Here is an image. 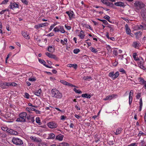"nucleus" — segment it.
<instances>
[{"label": "nucleus", "instance_id": "obj_1", "mask_svg": "<svg viewBox=\"0 0 146 146\" xmlns=\"http://www.w3.org/2000/svg\"><path fill=\"white\" fill-rule=\"evenodd\" d=\"M27 115V113L25 112H22L20 113L19 115V117L17 118L16 121L17 122H26Z\"/></svg>", "mask_w": 146, "mask_h": 146}, {"label": "nucleus", "instance_id": "obj_2", "mask_svg": "<svg viewBox=\"0 0 146 146\" xmlns=\"http://www.w3.org/2000/svg\"><path fill=\"white\" fill-rule=\"evenodd\" d=\"M51 93L53 97L59 99L61 98L62 97V93L56 88L53 89L51 90Z\"/></svg>", "mask_w": 146, "mask_h": 146}, {"label": "nucleus", "instance_id": "obj_3", "mask_svg": "<svg viewBox=\"0 0 146 146\" xmlns=\"http://www.w3.org/2000/svg\"><path fill=\"white\" fill-rule=\"evenodd\" d=\"M134 4L135 9L137 10L142 9L145 6V5L142 2L139 1H135Z\"/></svg>", "mask_w": 146, "mask_h": 146}, {"label": "nucleus", "instance_id": "obj_4", "mask_svg": "<svg viewBox=\"0 0 146 146\" xmlns=\"http://www.w3.org/2000/svg\"><path fill=\"white\" fill-rule=\"evenodd\" d=\"M12 142L16 145H21L23 144V141L17 137H13L12 139Z\"/></svg>", "mask_w": 146, "mask_h": 146}, {"label": "nucleus", "instance_id": "obj_5", "mask_svg": "<svg viewBox=\"0 0 146 146\" xmlns=\"http://www.w3.org/2000/svg\"><path fill=\"white\" fill-rule=\"evenodd\" d=\"M137 61L139 67L142 69L145 70V67L143 64V58L141 57H139V59Z\"/></svg>", "mask_w": 146, "mask_h": 146}, {"label": "nucleus", "instance_id": "obj_6", "mask_svg": "<svg viewBox=\"0 0 146 146\" xmlns=\"http://www.w3.org/2000/svg\"><path fill=\"white\" fill-rule=\"evenodd\" d=\"M119 75V72L117 71L115 74L114 72H111L109 74V76L110 77H111L113 80H114L117 78Z\"/></svg>", "mask_w": 146, "mask_h": 146}, {"label": "nucleus", "instance_id": "obj_7", "mask_svg": "<svg viewBox=\"0 0 146 146\" xmlns=\"http://www.w3.org/2000/svg\"><path fill=\"white\" fill-rule=\"evenodd\" d=\"M47 125L49 128L51 129L55 128L57 126V124L54 121L50 122L47 124Z\"/></svg>", "mask_w": 146, "mask_h": 146}, {"label": "nucleus", "instance_id": "obj_8", "mask_svg": "<svg viewBox=\"0 0 146 146\" xmlns=\"http://www.w3.org/2000/svg\"><path fill=\"white\" fill-rule=\"evenodd\" d=\"M117 96L116 94L110 95L107 96L105 98H104L103 100L105 101L110 100L116 98Z\"/></svg>", "mask_w": 146, "mask_h": 146}, {"label": "nucleus", "instance_id": "obj_9", "mask_svg": "<svg viewBox=\"0 0 146 146\" xmlns=\"http://www.w3.org/2000/svg\"><path fill=\"white\" fill-rule=\"evenodd\" d=\"M101 1L104 4L106 5L107 6L113 7V4L111 3H110L108 1V0H101Z\"/></svg>", "mask_w": 146, "mask_h": 146}, {"label": "nucleus", "instance_id": "obj_10", "mask_svg": "<svg viewBox=\"0 0 146 146\" xmlns=\"http://www.w3.org/2000/svg\"><path fill=\"white\" fill-rule=\"evenodd\" d=\"M9 7L10 9H13L15 8H18L19 5L18 3L15 2L11 3Z\"/></svg>", "mask_w": 146, "mask_h": 146}, {"label": "nucleus", "instance_id": "obj_11", "mask_svg": "<svg viewBox=\"0 0 146 146\" xmlns=\"http://www.w3.org/2000/svg\"><path fill=\"white\" fill-rule=\"evenodd\" d=\"M27 119L29 122L33 123L35 121L34 117L32 115H27Z\"/></svg>", "mask_w": 146, "mask_h": 146}, {"label": "nucleus", "instance_id": "obj_12", "mask_svg": "<svg viewBox=\"0 0 146 146\" xmlns=\"http://www.w3.org/2000/svg\"><path fill=\"white\" fill-rule=\"evenodd\" d=\"M66 13L68 15L70 20L74 18V15L73 11H67L66 12Z\"/></svg>", "mask_w": 146, "mask_h": 146}, {"label": "nucleus", "instance_id": "obj_13", "mask_svg": "<svg viewBox=\"0 0 146 146\" xmlns=\"http://www.w3.org/2000/svg\"><path fill=\"white\" fill-rule=\"evenodd\" d=\"M140 15L143 18H144L146 16V9H142L140 12Z\"/></svg>", "mask_w": 146, "mask_h": 146}, {"label": "nucleus", "instance_id": "obj_14", "mask_svg": "<svg viewBox=\"0 0 146 146\" xmlns=\"http://www.w3.org/2000/svg\"><path fill=\"white\" fill-rule=\"evenodd\" d=\"M114 5L116 6L120 7H124L125 6L124 3L120 1L115 3Z\"/></svg>", "mask_w": 146, "mask_h": 146}, {"label": "nucleus", "instance_id": "obj_15", "mask_svg": "<svg viewBox=\"0 0 146 146\" xmlns=\"http://www.w3.org/2000/svg\"><path fill=\"white\" fill-rule=\"evenodd\" d=\"M33 93L38 96H39L42 94V91L41 89H39L38 90H36L33 92Z\"/></svg>", "mask_w": 146, "mask_h": 146}, {"label": "nucleus", "instance_id": "obj_16", "mask_svg": "<svg viewBox=\"0 0 146 146\" xmlns=\"http://www.w3.org/2000/svg\"><path fill=\"white\" fill-rule=\"evenodd\" d=\"M22 34L24 37L26 39H29L30 38L29 35L27 32L23 31L22 32Z\"/></svg>", "mask_w": 146, "mask_h": 146}, {"label": "nucleus", "instance_id": "obj_17", "mask_svg": "<svg viewBox=\"0 0 146 146\" xmlns=\"http://www.w3.org/2000/svg\"><path fill=\"white\" fill-rule=\"evenodd\" d=\"M30 138L33 140L34 141L36 142H41V139H38L35 137H33L31 136L30 137Z\"/></svg>", "mask_w": 146, "mask_h": 146}, {"label": "nucleus", "instance_id": "obj_18", "mask_svg": "<svg viewBox=\"0 0 146 146\" xmlns=\"http://www.w3.org/2000/svg\"><path fill=\"white\" fill-rule=\"evenodd\" d=\"M64 137V136L63 135L61 134H60L56 136L55 139L59 141H62L63 140Z\"/></svg>", "mask_w": 146, "mask_h": 146}, {"label": "nucleus", "instance_id": "obj_19", "mask_svg": "<svg viewBox=\"0 0 146 146\" xmlns=\"http://www.w3.org/2000/svg\"><path fill=\"white\" fill-rule=\"evenodd\" d=\"M54 46L53 45L49 46L48 47L47 50L50 52H53L54 51Z\"/></svg>", "mask_w": 146, "mask_h": 146}, {"label": "nucleus", "instance_id": "obj_20", "mask_svg": "<svg viewBox=\"0 0 146 146\" xmlns=\"http://www.w3.org/2000/svg\"><path fill=\"white\" fill-rule=\"evenodd\" d=\"M48 135V137L47 138L48 139H54L55 138V135L53 133H51Z\"/></svg>", "mask_w": 146, "mask_h": 146}, {"label": "nucleus", "instance_id": "obj_21", "mask_svg": "<svg viewBox=\"0 0 146 146\" xmlns=\"http://www.w3.org/2000/svg\"><path fill=\"white\" fill-rule=\"evenodd\" d=\"M125 28L126 33L127 34H129L131 32V30L127 24H126L125 25Z\"/></svg>", "mask_w": 146, "mask_h": 146}, {"label": "nucleus", "instance_id": "obj_22", "mask_svg": "<svg viewBox=\"0 0 146 146\" xmlns=\"http://www.w3.org/2000/svg\"><path fill=\"white\" fill-rule=\"evenodd\" d=\"M135 34L136 35V38L139 39L141 37L142 33L141 31H138L135 33Z\"/></svg>", "mask_w": 146, "mask_h": 146}, {"label": "nucleus", "instance_id": "obj_23", "mask_svg": "<svg viewBox=\"0 0 146 146\" xmlns=\"http://www.w3.org/2000/svg\"><path fill=\"white\" fill-rule=\"evenodd\" d=\"M122 130V129L120 127H119L116 129V132L115 133L116 135H118L121 132V131Z\"/></svg>", "mask_w": 146, "mask_h": 146}, {"label": "nucleus", "instance_id": "obj_24", "mask_svg": "<svg viewBox=\"0 0 146 146\" xmlns=\"http://www.w3.org/2000/svg\"><path fill=\"white\" fill-rule=\"evenodd\" d=\"M139 103L140 105L139 111H141V110L143 106V102L142 98H140Z\"/></svg>", "mask_w": 146, "mask_h": 146}, {"label": "nucleus", "instance_id": "obj_25", "mask_svg": "<svg viewBox=\"0 0 146 146\" xmlns=\"http://www.w3.org/2000/svg\"><path fill=\"white\" fill-rule=\"evenodd\" d=\"M67 66L70 67H73L74 68L76 69L77 67V65L76 64H68Z\"/></svg>", "mask_w": 146, "mask_h": 146}, {"label": "nucleus", "instance_id": "obj_26", "mask_svg": "<svg viewBox=\"0 0 146 146\" xmlns=\"http://www.w3.org/2000/svg\"><path fill=\"white\" fill-rule=\"evenodd\" d=\"M83 98H90L91 96L88 94H82L81 96Z\"/></svg>", "mask_w": 146, "mask_h": 146}, {"label": "nucleus", "instance_id": "obj_27", "mask_svg": "<svg viewBox=\"0 0 146 146\" xmlns=\"http://www.w3.org/2000/svg\"><path fill=\"white\" fill-rule=\"evenodd\" d=\"M139 82L141 84L144 85L145 84H146V81L144 80L143 78H139Z\"/></svg>", "mask_w": 146, "mask_h": 146}, {"label": "nucleus", "instance_id": "obj_28", "mask_svg": "<svg viewBox=\"0 0 146 146\" xmlns=\"http://www.w3.org/2000/svg\"><path fill=\"white\" fill-rule=\"evenodd\" d=\"M137 54L136 53H134L133 54V57L134 60L135 61H138L139 59V58L137 57Z\"/></svg>", "mask_w": 146, "mask_h": 146}, {"label": "nucleus", "instance_id": "obj_29", "mask_svg": "<svg viewBox=\"0 0 146 146\" xmlns=\"http://www.w3.org/2000/svg\"><path fill=\"white\" fill-rule=\"evenodd\" d=\"M139 43L137 42H134L133 43V46L136 48H138L139 46Z\"/></svg>", "mask_w": 146, "mask_h": 146}, {"label": "nucleus", "instance_id": "obj_30", "mask_svg": "<svg viewBox=\"0 0 146 146\" xmlns=\"http://www.w3.org/2000/svg\"><path fill=\"white\" fill-rule=\"evenodd\" d=\"M138 28L139 29H146V25L145 24L140 25L138 26Z\"/></svg>", "mask_w": 146, "mask_h": 146}, {"label": "nucleus", "instance_id": "obj_31", "mask_svg": "<svg viewBox=\"0 0 146 146\" xmlns=\"http://www.w3.org/2000/svg\"><path fill=\"white\" fill-rule=\"evenodd\" d=\"M90 49L92 52L94 53H96L98 51V50H97L96 49L94 48L93 47H90Z\"/></svg>", "mask_w": 146, "mask_h": 146}, {"label": "nucleus", "instance_id": "obj_32", "mask_svg": "<svg viewBox=\"0 0 146 146\" xmlns=\"http://www.w3.org/2000/svg\"><path fill=\"white\" fill-rule=\"evenodd\" d=\"M38 60L39 62L41 64H43L44 66L46 67V66H47L46 65V62L43 60L38 59Z\"/></svg>", "mask_w": 146, "mask_h": 146}, {"label": "nucleus", "instance_id": "obj_33", "mask_svg": "<svg viewBox=\"0 0 146 146\" xmlns=\"http://www.w3.org/2000/svg\"><path fill=\"white\" fill-rule=\"evenodd\" d=\"M141 135H142L143 136H146V134L143 133L141 131H140L139 132V133L138 134L137 136L140 137L141 136Z\"/></svg>", "mask_w": 146, "mask_h": 146}, {"label": "nucleus", "instance_id": "obj_34", "mask_svg": "<svg viewBox=\"0 0 146 146\" xmlns=\"http://www.w3.org/2000/svg\"><path fill=\"white\" fill-rule=\"evenodd\" d=\"M60 25H59L58 26H57L54 28L53 30V31L56 32H58L59 31V29H60Z\"/></svg>", "mask_w": 146, "mask_h": 146}, {"label": "nucleus", "instance_id": "obj_35", "mask_svg": "<svg viewBox=\"0 0 146 146\" xmlns=\"http://www.w3.org/2000/svg\"><path fill=\"white\" fill-rule=\"evenodd\" d=\"M60 28L59 30V31L61 33H65V31L64 30V27L63 26H60Z\"/></svg>", "mask_w": 146, "mask_h": 146}, {"label": "nucleus", "instance_id": "obj_36", "mask_svg": "<svg viewBox=\"0 0 146 146\" xmlns=\"http://www.w3.org/2000/svg\"><path fill=\"white\" fill-rule=\"evenodd\" d=\"M0 86L3 89L7 88V87H6L5 83H0Z\"/></svg>", "mask_w": 146, "mask_h": 146}, {"label": "nucleus", "instance_id": "obj_37", "mask_svg": "<svg viewBox=\"0 0 146 146\" xmlns=\"http://www.w3.org/2000/svg\"><path fill=\"white\" fill-rule=\"evenodd\" d=\"M38 143V146H47V144L43 142H39Z\"/></svg>", "mask_w": 146, "mask_h": 146}, {"label": "nucleus", "instance_id": "obj_38", "mask_svg": "<svg viewBox=\"0 0 146 146\" xmlns=\"http://www.w3.org/2000/svg\"><path fill=\"white\" fill-rule=\"evenodd\" d=\"M13 131H14V130H13V129L9 128L7 132H8V133H9L10 134L13 135Z\"/></svg>", "mask_w": 146, "mask_h": 146}, {"label": "nucleus", "instance_id": "obj_39", "mask_svg": "<svg viewBox=\"0 0 146 146\" xmlns=\"http://www.w3.org/2000/svg\"><path fill=\"white\" fill-rule=\"evenodd\" d=\"M36 121L37 123L39 125H40L41 124V123L40 122V118L38 117H37L36 118Z\"/></svg>", "mask_w": 146, "mask_h": 146}, {"label": "nucleus", "instance_id": "obj_40", "mask_svg": "<svg viewBox=\"0 0 146 146\" xmlns=\"http://www.w3.org/2000/svg\"><path fill=\"white\" fill-rule=\"evenodd\" d=\"M73 90L76 93L79 94H81L82 92L80 90H77L76 88H74Z\"/></svg>", "mask_w": 146, "mask_h": 146}, {"label": "nucleus", "instance_id": "obj_41", "mask_svg": "<svg viewBox=\"0 0 146 146\" xmlns=\"http://www.w3.org/2000/svg\"><path fill=\"white\" fill-rule=\"evenodd\" d=\"M85 36L84 33H80V35H79V36L82 39L84 38Z\"/></svg>", "mask_w": 146, "mask_h": 146}, {"label": "nucleus", "instance_id": "obj_42", "mask_svg": "<svg viewBox=\"0 0 146 146\" xmlns=\"http://www.w3.org/2000/svg\"><path fill=\"white\" fill-rule=\"evenodd\" d=\"M98 20L102 21L105 24L107 25L108 23L107 21L105 20L100 19H98Z\"/></svg>", "mask_w": 146, "mask_h": 146}, {"label": "nucleus", "instance_id": "obj_43", "mask_svg": "<svg viewBox=\"0 0 146 146\" xmlns=\"http://www.w3.org/2000/svg\"><path fill=\"white\" fill-rule=\"evenodd\" d=\"M6 135L4 132L1 133L0 131V136L1 137L5 138L6 137Z\"/></svg>", "mask_w": 146, "mask_h": 146}, {"label": "nucleus", "instance_id": "obj_44", "mask_svg": "<svg viewBox=\"0 0 146 146\" xmlns=\"http://www.w3.org/2000/svg\"><path fill=\"white\" fill-rule=\"evenodd\" d=\"M80 51V50L79 49L76 48L74 49L73 50V52L74 54H77Z\"/></svg>", "mask_w": 146, "mask_h": 146}, {"label": "nucleus", "instance_id": "obj_45", "mask_svg": "<svg viewBox=\"0 0 146 146\" xmlns=\"http://www.w3.org/2000/svg\"><path fill=\"white\" fill-rule=\"evenodd\" d=\"M36 80V79L35 78H29V80L31 82H35Z\"/></svg>", "mask_w": 146, "mask_h": 146}, {"label": "nucleus", "instance_id": "obj_46", "mask_svg": "<svg viewBox=\"0 0 146 146\" xmlns=\"http://www.w3.org/2000/svg\"><path fill=\"white\" fill-rule=\"evenodd\" d=\"M60 82L63 84L66 85H67L68 83L67 82L63 80H60Z\"/></svg>", "mask_w": 146, "mask_h": 146}, {"label": "nucleus", "instance_id": "obj_47", "mask_svg": "<svg viewBox=\"0 0 146 146\" xmlns=\"http://www.w3.org/2000/svg\"><path fill=\"white\" fill-rule=\"evenodd\" d=\"M108 27L110 29V32H112L114 31V29L113 27L111 25H109Z\"/></svg>", "mask_w": 146, "mask_h": 146}, {"label": "nucleus", "instance_id": "obj_48", "mask_svg": "<svg viewBox=\"0 0 146 146\" xmlns=\"http://www.w3.org/2000/svg\"><path fill=\"white\" fill-rule=\"evenodd\" d=\"M129 104L130 105L132 103V101L133 99V97L132 96H129Z\"/></svg>", "mask_w": 146, "mask_h": 146}, {"label": "nucleus", "instance_id": "obj_49", "mask_svg": "<svg viewBox=\"0 0 146 146\" xmlns=\"http://www.w3.org/2000/svg\"><path fill=\"white\" fill-rule=\"evenodd\" d=\"M21 2L24 4L27 5L28 4V2L26 0H20Z\"/></svg>", "mask_w": 146, "mask_h": 146}, {"label": "nucleus", "instance_id": "obj_50", "mask_svg": "<svg viewBox=\"0 0 146 146\" xmlns=\"http://www.w3.org/2000/svg\"><path fill=\"white\" fill-rule=\"evenodd\" d=\"M1 129L2 130L4 131H7L8 130L9 128L7 127H2L1 128Z\"/></svg>", "mask_w": 146, "mask_h": 146}, {"label": "nucleus", "instance_id": "obj_51", "mask_svg": "<svg viewBox=\"0 0 146 146\" xmlns=\"http://www.w3.org/2000/svg\"><path fill=\"white\" fill-rule=\"evenodd\" d=\"M119 70L120 72H122L123 74H125L126 72L125 71L123 68H120Z\"/></svg>", "mask_w": 146, "mask_h": 146}, {"label": "nucleus", "instance_id": "obj_52", "mask_svg": "<svg viewBox=\"0 0 146 146\" xmlns=\"http://www.w3.org/2000/svg\"><path fill=\"white\" fill-rule=\"evenodd\" d=\"M141 93H138L136 96V98L137 99H139L141 97Z\"/></svg>", "mask_w": 146, "mask_h": 146}, {"label": "nucleus", "instance_id": "obj_53", "mask_svg": "<svg viewBox=\"0 0 146 146\" xmlns=\"http://www.w3.org/2000/svg\"><path fill=\"white\" fill-rule=\"evenodd\" d=\"M56 25V24L54 23V24H52V25H51V26H50V31L51 30L53 29V28L54 27V26Z\"/></svg>", "mask_w": 146, "mask_h": 146}, {"label": "nucleus", "instance_id": "obj_54", "mask_svg": "<svg viewBox=\"0 0 146 146\" xmlns=\"http://www.w3.org/2000/svg\"><path fill=\"white\" fill-rule=\"evenodd\" d=\"M104 18L106 19L108 21H109L110 19V17L108 15L105 16L104 17Z\"/></svg>", "mask_w": 146, "mask_h": 146}, {"label": "nucleus", "instance_id": "obj_55", "mask_svg": "<svg viewBox=\"0 0 146 146\" xmlns=\"http://www.w3.org/2000/svg\"><path fill=\"white\" fill-rule=\"evenodd\" d=\"M133 95V90H131L129 93V96L132 97Z\"/></svg>", "mask_w": 146, "mask_h": 146}, {"label": "nucleus", "instance_id": "obj_56", "mask_svg": "<svg viewBox=\"0 0 146 146\" xmlns=\"http://www.w3.org/2000/svg\"><path fill=\"white\" fill-rule=\"evenodd\" d=\"M108 143L110 145H113L114 144V143L112 140L110 141H108Z\"/></svg>", "mask_w": 146, "mask_h": 146}, {"label": "nucleus", "instance_id": "obj_57", "mask_svg": "<svg viewBox=\"0 0 146 146\" xmlns=\"http://www.w3.org/2000/svg\"><path fill=\"white\" fill-rule=\"evenodd\" d=\"M50 58H53V59H57V57L55 55L53 54H51V56Z\"/></svg>", "mask_w": 146, "mask_h": 146}, {"label": "nucleus", "instance_id": "obj_58", "mask_svg": "<svg viewBox=\"0 0 146 146\" xmlns=\"http://www.w3.org/2000/svg\"><path fill=\"white\" fill-rule=\"evenodd\" d=\"M29 94L28 93H25V97L27 99H29Z\"/></svg>", "mask_w": 146, "mask_h": 146}, {"label": "nucleus", "instance_id": "obj_59", "mask_svg": "<svg viewBox=\"0 0 146 146\" xmlns=\"http://www.w3.org/2000/svg\"><path fill=\"white\" fill-rule=\"evenodd\" d=\"M65 27L68 30H70L71 28V27L70 26H67L66 25H65Z\"/></svg>", "mask_w": 146, "mask_h": 146}, {"label": "nucleus", "instance_id": "obj_60", "mask_svg": "<svg viewBox=\"0 0 146 146\" xmlns=\"http://www.w3.org/2000/svg\"><path fill=\"white\" fill-rule=\"evenodd\" d=\"M45 54L48 57H49L50 58L52 54L48 52H46L45 53Z\"/></svg>", "mask_w": 146, "mask_h": 146}, {"label": "nucleus", "instance_id": "obj_61", "mask_svg": "<svg viewBox=\"0 0 146 146\" xmlns=\"http://www.w3.org/2000/svg\"><path fill=\"white\" fill-rule=\"evenodd\" d=\"M5 85L6 87H7V88L9 86H10V82H5Z\"/></svg>", "mask_w": 146, "mask_h": 146}, {"label": "nucleus", "instance_id": "obj_62", "mask_svg": "<svg viewBox=\"0 0 146 146\" xmlns=\"http://www.w3.org/2000/svg\"><path fill=\"white\" fill-rule=\"evenodd\" d=\"M9 1V0H4L3 1L2 3V4H5L7 3Z\"/></svg>", "mask_w": 146, "mask_h": 146}, {"label": "nucleus", "instance_id": "obj_63", "mask_svg": "<svg viewBox=\"0 0 146 146\" xmlns=\"http://www.w3.org/2000/svg\"><path fill=\"white\" fill-rule=\"evenodd\" d=\"M67 86H70L71 87H76V86H74V85L71 84H70V83L68 82V84H67Z\"/></svg>", "mask_w": 146, "mask_h": 146}, {"label": "nucleus", "instance_id": "obj_64", "mask_svg": "<svg viewBox=\"0 0 146 146\" xmlns=\"http://www.w3.org/2000/svg\"><path fill=\"white\" fill-rule=\"evenodd\" d=\"M17 84L15 82H10V86H15Z\"/></svg>", "mask_w": 146, "mask_h": 146}]
</instances>
